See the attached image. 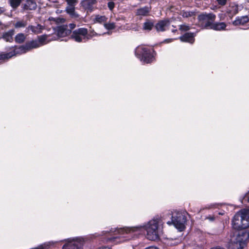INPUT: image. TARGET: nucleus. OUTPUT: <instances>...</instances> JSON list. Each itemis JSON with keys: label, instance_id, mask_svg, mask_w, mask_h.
<instances>
[{"label": "nucleus", "instance_id": "1", "mask_svg": "<svg viewBox=\"0 0 249 249\" xmlns=\"http://www.w3.org/2000/svg\"><path fill=\"white\" fill-rule=\"evenodd\" d=\"M162 225L161 219L159 217L154 218L146 225L131 227L111 229L110 232L112 237L108 238V241L115 243H119L129 240L132 237L133 233L140 234L146 231V237L150 240H156L160 237L161 232L160 226Z\"/></svg>", "mask_w": 249, "mask_h": 249}, {"label": "nucleus", "instance_id": "2", "mask_svg": "<svg viewBox=\"0 0 249 249\" xmlns=\"http://www.w3.org/2000/svg\"><path fill=\"white\" fill-rule=\"evenodd\" d=\"M40 47L38 41L33 40L27 44L25 46H20L18 48L13 49V51L8 53H0V60H4L11 58L12 56L19 53H26L27 51L33 48Z\"/></svg>", "mask_w": 249, "mask_h": 249}, {"label": "nucleus", "instance_id": "3", "mask_svg": "<svg viewBox=\"0 0 249 249\" xmlns=\"http://www.w3.org/2000/svg\"><path fill=\"white\" fill-rule=\"evenodd\" d=\"M248 211L242 210L237 212L234 216L232 225L234 229L240 230L249 227V219L247 215Z\"/></svg>", "mask_w": 249, "mask_h": 249}, {"label": "nucleus", "instance_id": "4", "mask_svg": "<svg viewBox=\"0 0 249 249\" xmlns=\"http://www.w3.org/2000/svg\"><path fill=\"white\" fill-rule=\"evenodd\" d=\"M215 18V16L213 14L208 15H201L199 16V20H204L205 22V27H210V28L216 31L224 30L226 24L224 22H216L212 23L210 20L213 21Z\"/></svg>", "mask_w": 249, "mask_h": 249}, {"label": "nucleus", "instance_id": "5", "mask_svg": "<svg viewBox=\"0 0 249 249\" xmlns=\"http://www.w3.org/2000/svg\"><path fill=\"white\" fill-rule=\"evenodd\" d=\"M246 246V238L243 232H236L231 237L229 244L230 249H243Z\"/></svg>", "mask_w": 249, "mask_h": 249}, {"label": "nucleus", "instance_id": "6", "mask_svg": "<svg viewBox=\"0 0 249 249\" xmlns=\"http://www.w3.org/2000/svg\"><path fill=\"white\" fill-rule=\"evenodd\" d=\"M135 54L144 63H149L154 60V56L150 50L144 46H138L135 50Z\"/></svg>", "mask_w": 249, "mask_h": 249}, {"label": "nucleus", "instance_id": "7", "mask_svg": "<svg viewBox=\"0 0 249 249\" xmlns=\"http://www.w3.org/2000/svg\"><path fill=\"white\" fill-rule=\"evenodd\" d=\"M93 37V35L88 34V30L85 28H80L74 30L71 35V38L77 42H86Z\"/></svg>", "mask_w": 249, "mask_h": 249}, {"label": "nucleus", "instance_id": "8", "mask_svg": "<svg viewBox=\"0 0 249 249\" xmlns=\"http://www.w3.org/2000/svg\"><path fill=\"white\" fill-rule=\"evenodd\" d=\"M186 218L184 213L178 212L175 215L172 216V222L174 226L179 231H182L185 228Z\"/></svg>", "mask_w": 249, "mask_h": 249}, {"label": "nucleus", "instance_id": "9", "mask_svg": "<svg viewBox=\"0 0 249 249\" xmlns=\"http://www.w3.org/2000/svg\"><path fill=\"white\" fill-rule=\"evenodd\" d=\"M84 242V239L82 237L68 239L62 249H82Z\"/></svg>", "mask_w": 249, "mask_h": 249}, {"label": "nucleus", "instance_id": "10", "mask_svg": "<svg viewBox=\"0 0 249 249\" xmlns=\"http://www.w3.org/2000/svg\"><path fill=\"white\" fill-rule=\"evenodd\" d=\"M44 29V26L39 24H37L35 25H29L28 27L26 28L25 31L27 33H29L31 31L32 33L35 34H38L42 33Z\"/></svg>", "mask_w": 249, "mask_h": 249}, {"label": "nucleus", "instance_id": "11", "mask_svg": "<svg viewBox=\"0 0 249 249\" xmlns=\"http://www.w3.org/2000/svg\"><path fill=\"white\" fill-rule=\"evenodd\" d=\"M169 25V20L165 19L159 21L155 26L158 32H163L166 30V28Z\"/></svg>", "mask_w": 249, "mask_h": 249}, {"label": "nucleus", "instance_id": "12", "mask_svg": "<svg viewBox=\"0 0 249 249\" xmlns=\"http://www.w3.org/2000/svg\"><path fill=\"white\" fill-rule=\"evenodd\" d=\"M36 2L34 0H27L26 3L22 5V8L26 11L34 10L36 9Z\"/></svg>", "mask_w": 249, "mask_h": 249}, {"label": "nucleus", "instance_id": "13", "mask_svg": "<svg viewBox=\"0 0 249 249\" xmlns=\"http://www.w3.org/2000/svg\"><path fill=\"white\" fill-rule=\"evenodd\" d=\"M71 33V30L68 29L67 26H60L58 28L57 30V37H64L69 35Z\"/></svg>", "mask_w": 249, "mask_h": 249}, {"label": "nucleus", "instance_id": "14", "mask_svg": "<svg viewBox=\"0 0 249 249\" xmlns=\"http://www.w3.org/2000/svg\"><path fill=\"white\" fill-rule=\"evenodd\" d=\"M195 34L194 33H187L184 35L179 37L180 40L182 42H187L193 43L195 41Z\"/></svg>", "mask_w": 249, "mask_h": 249}, {"label": "nucleus", "instance_id": "15", "mask_svg": "<svg viewBox=\"0 0 249 249\" xmlns=\"http://www.w3.org/2000/svg\"><path fill=\"white\" fill-rule=\"evenodd\" d=\"M50 36L47 35H44L42 36H38V41L40 46L45 45L51 40H55L57 39L56 37L49 38Z\"/></svg>", "mask_w": 249, "mask_h": 249}, {"label": "nucleus", "instance_id": "16", "mask_svg": "<svg viewBox=\"0 0 249 249\" xmlns=\"http://www.w3.org/2000/svg\"><path fill=\"white\" fill-rule=\"evenodd\" d=\"M150 8L148 6L141 7L137 10L136 14L138 16H146L148 15Z\"/></svg>", "mask_w": 249, "mask_h": 249}, {"label": "nucleus", "instance_id": "17", "mask_svg": "<svg viewBox=\"0 0 249 249\" xmlns=\"http://www.w3.org/2000/svg\"><path fill=\"white\" fill-rule=\"evenodd\" d=\"M249 18L247 16H243L238 17L233 22V24L234 25H243L249 21Z\"/></svg>", "mask_w": 249, "mask_h": 249}, {"label": "nucleus", "instance_id": "18", "mask_svg": "<svg viewBox=\"0 0 249 249\" xmlns=\"http://www.w3.org/2000/svg\"><path fill=\"white\" fill-rule=\"evenodd\" d=\"M95 2L96 0H84L82 1V5L85 9L90 10Z\"/></svg>", "mask_w": 249, "mask_h": 249}, {"label": "nucleus", "instance_id": "19", "mask_svg": "<svg viewBox=\"0 0 249 249\" xmlns=\"http://www.w3.org/2000/svg\"><path fill=\"white\" fill-rule=\"evenodd\" d=\"M75 6L68 5L66 8L67 13L72 18H78V15L75 12Z\"/></svg>", "mask_w": 249, "mask_h": 249}, {"label": "nucleus", "instance_id": "20", "mask_svg": "<svg viewBox=\"0 0 249 249\" xmlns=\"http://www.w3.org/2000/svg\"><path fill=\"white\" fill-rule=\"evenodd\" d=\"M14 35L13 31H10L4 33L3 35V39L6 41L11 42L13 40V35Z\"/></svg>", "mask_w": 249, "mask_h": 249}, {"label": "nucleus", "instance_id": "21", "mask_svg": "<svg viewBox=\"0 0 249 249\" xmlns=\"http://www.w3.org/2000/svg\"><path fill=\"white\" fill-rule=\"evenodd\" d=\"M25 36L22 33L18 34L15 37V40L17 42L21 43L24 42L25 39Z\"/></svg>", "mask_w": 249, "mask_h": 249}, {"label": "nucleus", "instance_id": "22", "mask_svg": "<svg viewBox=\"0 0 249 249\" xmlns=\"http://www.w3.org/2000/svg\"><path fill=\"white\" fill-rule=\"evenodd\" d=\"M154 26V24L150 21H147L143 23V29L145 30L150 31Z\"/></svg>", "mask_w": 249, "mask_h": 249}, {"label": "nucleus", "instance_id": "23", "mask_svg": "<svg viewBox=\"0 0 249 249\" xmlns=\"http://www.w3.org/2000/svg\"><path fill=\"white\" fill-rule=\"evenodd\" d=\"M27 25V22L24 20H20L17 21L15 24L14 26L16 28H23L25 27Z\"/></svg>", "mask_w": 249, "mask_h": 249}, {"label": "nucleus", "instance_id": "24", "mask_svg": "<svg viewBox=\"0 0 249 249\" xmlns=\"http://www.w3.org/2000/svg\"><path fill=\"white\" fill-rule=\"evenodd\" d=\"M107 18L104 16H96L94 21L95 22L102 23L107 21Z\"/></svg>", "mask_w": 249, "mask_h": 249}, {"label": "nucleus", "instance_id": "25", "mask_svg": "<svg viewBox=\"0 0 249 249\" xmlns=\"http://www.w3.org/2000/svg\"><path fill=\"white\" fill-rule=\"evenodd\" d=\"M21 2V0H9L10 5L13 8L18 7Z\"/></svg>", "mask_w": 249, "mask_h": 249}, {"label": "nucleus", "instance_id": "26", "mask_svg": "<svg viewBox=\"0 0 249 249\" xmlns=\"http://www.w3.org/2000/svg\"><path fill=\"white\" fill-rule=\"evenodd\" d=\"M104 27L107 30H111L115 28V25L113 22L105 23L104 24Z\"/></svg>", "mask_w": 249, "mask_h": 249}, {"label": "nucleus", "instance_id": "27", "mask_svg": "<svg viewBox=\"0 0 249 249\" xmlns=\"http://www.w3.org/2000/svg\"><path fill=\"white\" fill-rule=\"evenodd\" d=\"M190 29V27L186 24H182L180 26L179 29L181 31H186Z\"/></svg>", "mask_w": 249, "mask_h": 249}, {"label": "nucleus", "instance_id": "28", "mask_svg": "<svg viewBox=\"0 0 249 249\" xmlns=\"http://www.w3.org/2000/svg\"><path fill=\"white\" fill-rule=\"evenodd\" d=\"M68 5L75 6L77 3V0H66Z\"/></svg>", "mask_w": 249, "mask_h": 249}, {"label": "nucleus", "instance_id": "29", "mask_svg": "<svg viewBox=\"0 0 249 249\" xmlns=\"http://www.w3.org/2000/svg\"><path fill=\"white\" fill-rule=\"evenodd\" d=\"M108 7L110 10H112L114 7V3L113 2H109L108 3Z\"/></svg>", "mask_w": 249, "mask_h": 249}, {"label": "nucleus", "instance_id": "30", "mask_svg": "<svg viewBox=\"0 0 249 249\" xmlns=\"http://www.w3.org/2000/svg\"><path fill=\"white\" fill-rule=\"evenodd\" d=\"M218 3L221 5H225L226 3L227 0H217Z\"/></svg>", "mask_w": 249, "mask_h": 249}, {"label": "nucleus", "instance_id": "31", "mask_svg": "<svg viewBox=\"0 0 249 249\" xmlns=\"http://www.w3.org/2000/svg\"><path fill=\"white\" fill-rule=\"evenodd\" d=\"M206 219H209L211 221H213L214 220L215 217L214 216H209L206 217Z\"/></svg>", "mask_w": 249, "mask_h": 249}, {"label": "nucleus", "instance_id": "32", "mask_svg": "<svg viewBox=\"0 0 249 249\" xmlns=\"http://www.w3.org/2000/svg\"><path fill=\"white\" fill-rule=\"evenodd\" d=\"M69 27L70 28V30L71 31V30L74 29L75 27V24H73V23H71L69 24Z\"/></svg>", "mask_w": 249, "mask_h": 249}, {"label": "nucleus", "instance_id": "33", "mask_svg": "<svg viewBox=\"0 0 249 249\" xmlns=\"http://www.w3.org/2000/svg\"><path fill=\"white\" fill-rule=\"evenodd\" d=\"M173 40V39H171V38L167 39L164 40V42L166 43H169V42H172Z\"/></svg>", "mask_w": 249, "mask_h": 249}, {"label": "nucleus", "instance_id": "34", "mask_svg": "<svg viewBox=\"0 0 249 249\" xmlns=\"http://www.w3.org/2000/svg\"><path fill=\"white\" fill-rule=\"evenodd\" d=\"M145 249H159L155 247H149L146 248Z\"/></svg>", "mask_w": 249, "mask_h": 249}, {"label": "nucleus", "instance_id": "35", "mask_svg": "<svg viewBox=\"0 0 249 249\" xmlns=\"http://www.w3.org/2000/svg\"><path fill=\"white\" fill-rule=\"evenodd\" d=\"M89 34H91L92 35H93V37L94 36L97 35V34L94 31H91V32H90V33Z\"/></svg>", "mask_w": 249, "mask_h": 249}, {"label": "nucleus", "instance_id": "36", "mask_svg": "<svg viewBox=\"0 0 249 249\" xmlns=\"http://www.w3.org/2000/svg\"><path fill=\"white\" fill-rule=\"evenodd\" d=\"M211 249H224V248H220V247H216V248H213Z\"/></svg>", "mask_w": 249, "mask_h": 249}, {"label": "nucleus", "instance_id": "37", "mask_svg": "<svg viewBox=\"0 0 249 249\" xmlns=\"http://www.w3.org/2000/svg\"><path fill=\"white\" fill-rule=\"evenodd\" d=\"M120 19H121V18H116V20H119ZM121 20H122V21H124V19L122 18H121Z\"/></svg>", "mask_w": 249, "mask_h": 249}, {"label": "nucleus", "instance_id": "38", "mask_svg": "<svg viewBox=\"0 0 249 249\" xmlns=\"http://www.w3.org/2000/svg\"><path fill=\"white\" fill-rule=\"evenodd\" d=\"M100 249H110L108 247H104V248H103Z\"/></svg>", "mask_w": 249, "mask_h": 249}, {"label": "nucleus", "instance_id": "39", "mask_svg": "<svg viewBox=\"0 0 249 249\" xmlns=\"http://www.w3.org/2000/svg\"><path fill=\"white\" fill-rule=\"evenodd\" d=\"M248 238L249 239V231L247 233Z\"/></svg>", "mask_w": 249, "mask_h": 249}, {"label": "nucleus", "instance_id": "40", "mask_svg": "<svg viewBox=\"0 0 249 249\" xmlns=\"http://www.w3.org/2000/svg\"><path fill=\"white\" fill-rule=\"evenodd\" d=\"M54 18H49L50 20H53Z\"/></svg>", "mask_w": 249, "mask_h": 249}, {"label": "nucleus", "instance_id": "41", "mask_svg": "<svg viewBox=\"0 0 249 249\" xmlns=\"http://www.w3.org/2000/svg\"><path fill=\"white\" fill-rule=\"evenodd\" d=\"M107 34L109 35L110 33L109 32H107Z\"/></svg>", "mask_w": 249, "mask_h": 249}, {"label": "nucleus", "instance_id": "42", "mask_svg": "<svg viewBox=\"0 0 249 249\" xmlns=\"http://www.w3.org/2000/svg\"><path fill=\"white\" fill-rule=\"evenodd\" d=\"M167 224H170V222H168Z\"/></svg>", "mask_w": 249, "mask_h": 249}, {"label": "nucleus", "instance_id": "43", "mask_svg": "<svg viewBox=\"0 0 249 249\" xmlns=\"http://www.w3.org/2000/svg\"><path fill=\"white\" fill-rule=\"evenodd\" d=\"M1 24V22L0 21V25Z\"/></svg>", "mask_w": 249, "mask_h": 249}]
</instances>
